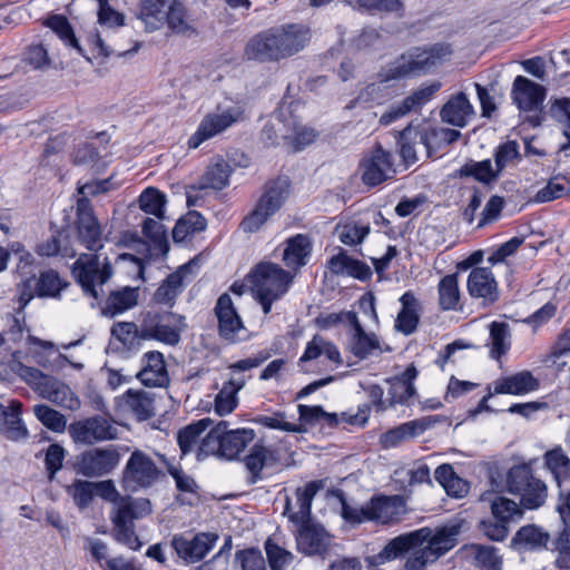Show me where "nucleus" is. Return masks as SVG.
Returning <instances> with one entry per match:
<instances>
[{
    "mask_svg": "<svg viewBox=\"0 0 570 570\" xmlns=\"http://www.w3.org/2000/svg\"><path fill=\"white\" fill-rule=\"evenodd\" d=\"M312 253V243L306 235L297 234L285 242L283 262L285 266L294 272L307 264Z\"/></svg>",
    "mask_w": 570,
    "mask_h": 570,
    "instance_id": "c9c22d12",
    "label": "nucleus"
},
{
    "mask_svg": "<svg viewBox=\"0 0 570 570\" xmlns=\"http://www.w3.org/2000/svg\"><path fill=\"white\" fill-rule=\"evenodd\" d=\"M120 461L115 445L89 449L76 458L73 470L86 478H100L111 473Z\"/></svg>",
    "mask_w": 570,
    "mask_h": 570,
    "instance_id": "ddd939ff",
    "label": "nucleus"
},
{
    "mask_svg": "<svg viewBox=\"0 0 570 570\" xmlns=\"http://www.w3.org/2000/svg\"><path fill=\"white\" fill-rule=\"evenodd\" d=\"M490 355L500 360L510 348V328L504 322H492L490 324Z\"/></svg>",
    "mask_w": 570,
    "mask_h": 570,
    "instance_id": "603ef678",
    "label": "nucleus"
},
{
    "mask_svg": "<svg viewBox=\"0 0 570 570\" xmlns=\"http://www.w3.org/2000/svg\"><path fill=\"white\" fill-rule=\"evenodd\" d=\"M39 396L70 411L80 407V401L71 389L53 376L47 381Z\"/></svg>",
    "mask_w": 570,
    "mask_h": 570,
    "instance_id": "58836bf2",
    "label": "nucleus"
},
{
    "mask_svg": "<svg viewBox=\"0 0 570 570\" xmlns=\"http://www.w3.org/2000/svg\"><path fill=\"white\" fill-rule=\"evenodd\" d=\"M168 28L185 37H191L197 33L187 14V9L179 0H173L165 17Z\"/></svg>",
    "mask_w": 570,
    "mask_h": 570,
    "instance_id": "a18cd8bd",
    "label": "nucleus"
},
{
    "mask_svg": "<svg viewBox=\"0 0 570 570\" xmlns=\"http://www.w3.org/2000/svg\"><path fill=\"white\" fill-rule=\"evenodd\" d=\"M468 292L473 298H483L485 304H493L499 298L498 283L488 267H474L466 282Z\"/></svg>",
    "mask_w": 570,
    "mask_h": 570,
    "instance_id": "c85d7f7f",
    "label": "nucleus"
},
{
    "mask_svg": "<svg viewBox=\"0 0 570 570\" xmlns=\"http://www.w3.org/2000/svg\"><path fill=\"white\" fill-rule=\"evenodd\" d=\"M110 334L127 350H136L145 341L140 333V322H116L110 328Z\"/></svg>",
    "mask_w": 570,
    "mask_h": 570,
    "instance_id": "3c124183",
    "label": "nucleus"
},
{
    "mask_svg": "<svg viewBox=\"0 0 570 570\" xmlns=\"http://www.w3.org/2000/svg\"><path fill=\"white\" fill-rule=\"evenodd\" d=\"M239 119V114H233L230 110H225L222 114L209 112L199 124L196 132L188 139V147L190 149L198 148L204 141L223 132L234 122Z\"/></svg>",
    "mask_w": 570,
    "mask_h": 570,
    "instance_id": "4be33fe9",
    "label": "nucleus"
},
{
    "mask_svg": "<svg viewBox=\"0 0 570 570\" xmlns=\"http://www.w3.org/2000/svg\"><path fill=\"white\" fill-rule=\"evenodd\" d=\"M348 324L353 330L350 341V348L354 356L365 360L374 353L381 351L380 341L375 334H367L358 321L356 314H348Z\"/></svg>",
    "mask_w": 570,
    "mask_h": 570,
    "instance_id": "7c9ffc66",
    "label": "nucleus"
},
{
    "mask_svg": "<svg viewBox=\"0 0 570 570\" xmlns=\"http://www.w3.org/2000/svg\"><path fill=\"white\" fill-rule=\"evenodd\" d=\"M22 403L10 401L9 405L0 403V432L6 433L9 439L18 440L28 435V430L21 420Z\"/></svg>",
    "mask_w": 570,
    "mask_h": 570,
    "instance_id": "4c0bfd02",
    "label": "nucleus"
},
{
    "mask_svg": "<svg viewBox=\"0 0 570 570\" xmlns=\"http://www.w3.org/2000/svg\"><path fill=\"white\" fill-rule=\"evenodd\" d=\"M327 267L335 275H347L362 282L372 277V271L366 263L348 256L343 249L328 259Z\"/></svg>",
    "mask_w": 570,
    "mask_h": 570,
    "instance_id": "72a5a7b5",
    "label": "nucleus"
},
{
    "mask_svg": "<svg viewBox=\"0 0 570 570\" xmlns=\"http://www.w3.org/2000/svg\"><path fill=\"white\" fill-rule=\"evenodd\" d=\"M136 377L146 386L163 387L169 383L164 354L149 351L141 358V370Z\"/></svg>",
    "mask_w": 570,
    "mask_h": 570,
    "instance_id": "cd10ccee",
    "label": "nucleus"
},
{
    "mask_svg": "<svg viewBox=\"0 0 570 570\" xmlns=\"http://www.w3.org/2000/svg\"><path fill=\"white\" fill-rule=\"evenodd\" d=\"M255 435L253 429L228 430V422L220 421L208 431L204 451L212 453L213 456L233 461L254 441Z\"/></svg>",
    "mask_w": 570,
    "mask_h": 570,
    "instance_id": "0eeeda50",
    "label": "nucleus"
},
{
    "mask_svg": "<svg viewBox=\"0 0 570 570\" xmlns=\"http://www.w3.org/2000/svg\"><path fill=\"white\" fill-rule=\"evenodd\" d=\"M69 434L77 444L92 445L116 439L118 430L109 419L95 415L71 423Z\"/></svg>",
    "mask_w": 570,
    "mask_h": 570,
    "instance_id": "4468645a",
    "label": "nucleus"
},
{
    "mask_svg": "<svg viewBox=\"0 0 570 570\" xmlns=\"http://www.w3.org/2000/svg\"><path fill=\"white\" fill-rule=\"evenodd\" d=\"M214 313L218 322L219 337L229 344L240 341L246 328L229 294L224 293L218 297Z\"/></svg>",
    "mask_w": 570,
    "mask_h": 570,
    "instance_id": "f3484780",
    "label": "nucleus"
},
{
    "mask_svg": "<svg viewBox=\"0 0 570 570\" xmlns=\"http://www.w3.org/2000/svg\"><path fill=\"white\" fill-rule=\"evenodd\" d=\"M165 194L157 188L148 187L139 196V207L146 214L154 215L158 219L165 218Z\"/></svg>",
    "mask_w": 570,
    "mask_h": 570,
    "instance_id": "5fc2aeb1",
    "label": "nucleus"
},
{
    "mask_svg": "<svg viewBox=\"0 0 570 570\" xmlns=\"http://www.w3.org/2000/svg\"><path fill=\"white\" fill-rule=\"evenodd\" d=\"M543 466L552 474L558 487L570 478V458L561 445L548 450L543 456Z\"/></svg>",
    "mask_w": 570,
    "mask_h": 570,
    "instance_id": "c03bdc74",
    "label": "nucleus"
},
{
    "mask_svg": "<svg viewBox=\"0 0 570 570\" xmlns=\"http://www.w3.org/2000/svg\"><path fill=\"white\" fill-rule=\"evenodd\" d=\"M218 535L215 533L202 532L188 539L184 535H175L171 547L177 556L186 562L200 561L214 548Z\"/></svg>",
    "mask_w": 570,
    "mask_h": 570,
    "instance_id": "412c9836",
    "label": "nucleus"
},
{
    "mask_svg": "<svg viewBox=\"0 0 570 570\" xmlns=\"http://www.w3.org/2000/svg\"><path fill=\"white\" fill-rule=\"evenodd\" d=\"M72 275L86 295L98 299L97 285H104L112 275L111 265L106 262L100 266L96 254H81L72 266Z\"/></svg>",
    "mask_w": 570,
    "mask_h": 570,
    "instance_id": "f8f14e48",
    "label": "nucleus"
},
{
    "mask_svg": "<svg viewBox=\"0 0 570 570\" xmlns=\"http://www.w3.org/2000/svg\"><path fill=\"white\" fill-rule=\"evenodd\" d=\"M370 230L371 227L368 224L358 222H351L336 228L338 239L341 243L347 246H355L361 244L368 235Z\"/></svg>",
    "mask_w": 570,
    "mask_h": 570,
    "instance_id": "0e129e2a",
    "label": "nucleus"
},
{
    "mask_svg": "<svg viewBox=\"0 0 570 570\" xmlns=\"http://www.w3.org/2000/svg\"><path fill=\"white\" fill-rule=\"evenodd\" d=\"M324 487L323 481L316 480L306 483L295 491L297 511H292V502L286 498L284 514H286L293 523H306L311 521L312 502L316 493Z\"/></svg>",
    "mask_w": 570,
    "mask_h": 570,
    "instance_id": "bb28decb",
    "label": "nucleus"
},
{
    "mask_svg": "<svg viewBox=\"0 0 570 570\" xmlns=\"http://www.w3.org/2000/svg\"><path fill=\"white\" fill-rule=\"evenodd\" d=\"M33 413L36 417L49 430L53 432H63L67 425V420L63 414L56 411L55 409L45 405L37 404L33 406Z\"/></svg>",
    "mask_w": 570,
    "mask_h": 570,
    "instance_id": "69168bd1",
    "label": "nucleus"
},
{
    "mask_svg": "<svg viewBox=\"0 0 570 570\" xmlns=\"http://www.w3.org/2000/svg\"><path fill=\"white\" fill-rule=\"evenodd\" d=\"M124 403L139 421H146L155 415L154 399L148 392L128 390L124 394Z\"/></svg>",
    "mask_w": 570,
    "mask_h": 570,
    "instance_id": "09e8293b",
    "label": "nucleus"
},
{
    "mask_svg": "<svg viewBox=\"0 0 570 570\" xmlns=\"http://www.w3.org/2000/svg\"><path fill=\"white\" fill-rule=\"evenodd\" d=\"M156 459L166 462L163 454H149L142 450L135 449L121 472L120 484L125 491L139 492L155 487L165 476L163 469Z\"/></svg>",
    "mask_w": 570,
    "mask_h": 570,
    "instance_id": "7ed1b4c3",
    "label": "nucleus"
},
{
    "mask_svg": "<svg viewBox=\"0 0 570 570\" xmlns=\"http://www.w3.org/2000/svg\"><path fill=\"white\" fill-rule=\"evenodd\" d=\"M401 309L395 320V330L404 335H411L417 328L420 322L421 305L414 293L405 292L401 298Z\"/></svg>",
    "mask_w": 570,
    "mask_h": 570,
    "instance_id": "f704fd0d",
    "label": "nucleus"
},
{
    "mask_svg": "<svg viewBox=\"0 0 570 570\" xmlns=\"http://www.w3.org/2000/svg\"><path fill=\"white\" fill-rule=\"evenodd\" d=\"M438 305L443 312L461 311V291L458 273L443 276L438 284Z\"/></svg>",
    "mask_w": 570,
    "mask_h": 570,
    "instance_id": "a19ab883",
    "label": "nucleus"
},
{
    "mask_svg": "<svg viewBox=\"0 0 570 570\" xmlns=\"http://www.w3.org/2000/svg\"><path fill=\"white\" fill-rule=\"evenodd\" d=\"M450 55V47L440 43L424 49L416 48L403 55L392 67V77L399 79L411 73L428 71Z\"/></svg>",
    "mask_w": 570,
    "mask_h": 570,
    "instance_id": "9d476101",
    "label": "nucleus"
},
{
    "mask_svg": "<svg viewBox=\"0 0 570 570\" xmlns=\"http://www.w3.org/2000/svg\"><path fill=\"white\" fill-rule=\"evenodd\" d=\"M342 518L351 524L373 522L387 525L400 520L405 512L404 499L401 495H373L365 504L354 507L342 499Z\"/></svg>",
    "mask_w": 570,
    "mask_h": 570,
    "instance_id": "f03ea898",
    "label": "nucleus"
},
{
    "mask_svg": "<svg viewBox=\"0 0 570 570\" xmlns=\"http://www.w3.org/2000/svg\"><path fill=\"white\" fill-rule=\"evenodd\" d=\"M480 500L490 503L491 515L480 520L478 529L491 541L505 540L510 524L522 519L524 509L514 500L500 494L483 493Z\"/></svg>",
    "mask_w": 570,
    "mask_h": 570,
    "instance_id": "39448f33",
    "label": "nucleus"
},
{
    "mask_svg": "<svg viewBox=\"0 0 570 570\" xmlns=\"http://www.w3.org/2000/svg\"><path fill=\"white\" fill-rule=\"evenodd\" d=\"M173 0H142L139 13L140 20L148 31L159 29L165 23V17Z\"/></svg>",
    "mask_w": 570,
    "mask_h": 570,
    "instance_id": "49530a36",
    "label": "nucleus"
},
{
    "mask_svg": "<svg viewBox=\"0 0 570 570\" xmlns=\"http://www.w3.org/2000/svg\"><path fill=\"white\" fill-rule=\"evenodd\" d=\"M67 237L62 236V233L57 232L47 240L39 243L36 247V253L40 256H55L61 255L62 257H75L76 250L67 243Z\"/></svg>",
    "mask_w": 570,
    "mask_h": 570,
    "instance_id": "13d9d810",
    "label": "nucleus"
},
{
    "mask_svg": "<svg viewBox=\"0 0 570 570\" xmlns=\"http://www.w3.org/2000/svg\"><path fill=\"white\" fill-rule=\"evenodd\" d=\"M244 376L230 379L225 382L220 391L215 397V411L219 415L232 413L237 406V393L245 385Z\"/></svg>",
    "mask_w": 570,
    "mask_h": 570,
    "instance_id": "de8ad7c7",
    "label": "nucleus"
},
{
    "mask_svg": "<svg viewBox=\"0 0 570 570\" xmlns=\"http://www.w3.org/2000/svg\"><path fill=\"white\" fill-rule=\"evenodd\" d=\"M248 59L257 61H278L283 59L275 28L253 37L245 48Z\"/></svg>",
    "mask_w": 570,
    "mask_h": 570,
    "instance_id": "a878e982",
    "label": "nucleus"
},
{
    "mask_svg": "<svg viewBox=\"0 0 570 570\" xmlns=\"http://www.w3.org/2000/svg\"><path fill=\"white\" fill-rule=\"evenodd\" d=\"M230 173L232 168L225 159L220 157L213 159L200 178L199 189L222 190L228 185Z\"/></svg>",
    "mask_w": 570,
    "mask_h": 570,
    "instance_id": "37998d69",
    "label": "nucleus"
},
{
    "mask_svg": "<svg viewBox=\"0 0 570 570\" xmlns=\"http://www.w3.org/2000/svg\"><path fill=\"white\" fill-rule=\"evenodd\" d=\"M394 79L392 77V68H390L389 73L381 79L379 82L370 83L366 86L358 96L356 97L357 104H368V102H377L379 105L384 104L381 98L390 95V85L389 81Z\"/></svg>",
    "mask_w": 570,
    "mask_h": 570,
    "instance_id": "052dcab7",
    "label": "nucleus"
},
{
    "mask_svg": "<svg viewBox=\"0 0 570 570\" xmlns=\"http://www.w3.org/2000/svg\"><path fill=\"white\" fill-rule=\"evenodd\" d=\"M185 317L171 312H146L140 318V333L145 341L155 340L169 346L180 342Z\"/></svg>",
    "mask_w": 570,
    "mask_h": 570,
    "instance_id": "1a4fd4ad",
    "label": "nucleus"
},
{
    "mask_svg": "<svg viewBox=\"0 0 570 570\" xmlns=\"http://www.w3.org/2000/svg\"><path fill=\"white\" fill-rule=\"evenodd\" d=\"M65 490L80 511L88 509L95 499L92 481L75 479Z\"/></svg>",
    "mask_w": 570,
    "mask_h": 570,
    "instance_id": "864d4df0",
    "label": "nucleus"
},
{
    "mask_svg": "<svg viewBox=\"0 0 570 570\" xmlns=\"http://www.w3.org/2000/svg\"><path fill=\"white\" fill-rule=\"evenodd\" d=\"M400 155L405 164L411 165L417 160L419 135L413 125H409L399 135Z\"/></svg>",
    "mask_w": 570,
    "mask_h": 570,
    "instance_id": "bf43d9fd",
    "label": "nucleus"
},
{
    "mask_svg": "<svg viewBox=\"0 0 570 570\" xmlns=\"http://www.w3.org/2000/svg\"><path fill=\"white\" fill-rule=\"evenodd\" d=\"M210 423V419H202L178 430L177 443L181 456L195 454L197 461H203L212 455V453L204 451L205 443L208 440V432L206 434L205 432Z\"/></svg>",
    "mask_w": 570,
    "mask_h": 570,
    "instance_id": "6ab92c4d",
    "label": "nucleus"
},
{
    "mask_svg": "<svg viewBox=\"0 0 570 570\" xmlns=\"http://www.w3.org/2000/svg\"><path fill=\"white\" fill-rule=\"evenodd\" d=\"M12 371L24 381L36 393H40L47 381L51 377L42 373L40 370L27 366L21 362H13Z\"/></svg>",
    "mask_w": 570,
    "mask_h": 570,
    "instance_id": "680f3d73",
    "label": "nucleus"
},
{
    "mask_svg": "<svg viewBox=\"0 0 570 570\" xmlns=\"http://www.w3.org/2000/svg\"><path fill=\"white\" fill-rule=\"evenodd\" d=\"M459 532L458 525L423 527L391 539L379 553L365 561L367 567H377L409 553L402 570H426L429 564L456 546Z\"/></svg>",
    "mask_w": 570,
    "mask_h": 570,
    "instance_id": "f257e3e1",
    "label": "nucleus"
},
{
    "mask_svg": "<svg viewBox=\"0 0 570 570\" xmlns=\"http://www.w3.org/2000/svg\"><path fill=\"white\" fill-rule=\"evenodd\" d=\"M197 269L198 264L196 259L179 266L160 283L153 295V301L156 304L171 308L186 285L195 278Z\"/></svg>",
    "mask_w": 570,
    "mask_h": 570,
    "instance_id": "dca6fc26",
    "label": "nucleus"
},
{
    "mask_svg": "<svg viewBox=\"0 0 570 570\" xmlns=\"http://www.w3.org/2000/svg\"><path fill=\"white\" fill-rule=\"evenodd\" d=\"M67 285L56 271L49 269L39 275L35 289L39 297H58Z\"/></svg>",
    "mask_w": 570,
    "mask_h": 570,
    "instance_id": "6e6d98bb",
    "label": "nucleus"
},
{
    "mask_svg": "<svg viewBox=\"0 0 570 570\" xmlns=\"http://www.w3.org/2000/svg\"><path fill=\"white\" fill-rule=\"evenodd\" d=\"M510 95L517 107H541L547 97V89L524 76H517Z\"/></svg>",
    "mask_w": 570,
    "mask_h": 570,
    "instance_id": "c756f323",
    "label": "nucleus"
},
{
    "mask_svg": "<svg viewBox=\"0 0 570 570\" xmlns=\"http://www.w3.org/2000/svg\"><path fill=\"white\" fill-rule=\"evenodd\" d=\"M151 512V502L148 499L124 495L112 509L110 517L115 539L134 551L139 550L142 543L136 534L135 521Z\"/></svg>",
    "mask_w": 570,
    "mask_h": 570,
    "instance_id": "20e7f679",
    "label": "nucleus"
},
{
    "mask_svg": "<svg viewBox=\"0 0 570 570\" xmlns=\"http://www.w3.org/2000/svg\"><path fill=\"white\" fill-rule=\"evenodd\" d=\"M550 539L548 532L535 524H527L521 527L512 538V546L522 547L529 550H537L547 547Z\"/></svg>",
    "mask_w": 570,
    "mask_h": 570,
    "instance_id": "8fccbe9b",
    "label": "nucleus"
},
{
    "mask_svg": "<svg viewBox=\"0 0 570 570\" xmlns=\"http://www.w3.org/2000/svg\"><path fill=\"white\" fill-rule=\"evenodd\" d=\"M291 190L288 178L278 177L265 185L254 209L244 217L240 226L246 233L257 232L283 206Z\"/></svg>",
    "mask_w": 570,
    "mask_h": 570,
    "instance_id": "6e6552de",
    "label": "nucleus"
},
{
    "mask_svg": "<svg viewBox=\"0 0 570 570\" xmlns=\"http://www.w3.org/2000/svg\"><path fill=\"white\" fill-rule=\"evenodd\" d=\"M46 24L69 47L75 48L82 53L75 32L66 17L60 14L51 16L47 19Z\"/></svg>",
    "mask_w": 570,
    "mask_h": 570,
    "instance_id": "e2e57ef3",
    "label": "nucleus"
},
{
    "mask_svg": "<svg viewBox=\"0 0 570 570\" xmlns=\"http://www.w3.org/2000/svg\"><path fill=\"white\" fill-rule=\"evenodd\" d=\"M507 491L520 499L519 504L525 510H537L548 499V485L535 476L530 464L522 463L509 469L505 479Z\"/></svg>",
    "mask_w": 570,
    "mask_h": 570,
    "instance_id": "423d86ee",
    "label": "nucleus"
},
{
    "mask_svg": "<svg viewBox=\"0 0 570 570\" xmlns=\"http://www.w3.org/2000/svg\"><path fill=\"white\" fill-rule=\"evenodd\" d=\"M317 137V132L309 127L297 125L293 121V135H283L285 144L293 150L299 151L306 146L313 144Z\"/></svg>",
    "mask_w": 570,
    "mask_h": 570,
    "instance_id": "774afa93",
    "label": "nucleus"
},
{
    "mask_svg": "<svg viewBox=\"0 0 570 570\" xmlns=\"http://www.w3.org/2000/svg\"><path fill=\"white\" fill-rule=\"evenodd\" d=\"M138 287L124 286L111 291L101 306V314L106 317L114 318L122 314L138 304Z\"/></svg>",
    "mask_w": 570,
    "mask_h": 570,
    "instance_id": "2f4dec72",
    "label": "nucleus"
},
{
    "mask_svg": "<svg viewBox=\"0 0 570 570\" xmlns=\"http://www.w3.org/2000/svg\"><path fill=\"white\" fill-rule=\"evenodd\" d=\"M539 387V381L529 371H522L494 382L495 394H525Z\"/></svg>",
    "mask_w": 570,
    "mask_h": 570,
    "instance_id": "ea45409f",
    "label": "nucleus"
},
{
    "mask_svg": "<svg viewBox=\"0 0 570 570\" xmlns=\"http://www.w3.org/2000/svg\"><path fill=\"white\" fill-rule=\"evenodd\" d=\"M434 478L453 498H464L470 491V483L460 478L449 463L439 465L434 471Z\"/></svg>",
    "mask_w": 570,
    "mask_h": 570,
    "instance_id": "79ce46f5",
    "label": "nucleus"
},
{
    "mask_svg": "<svg viewBox=\"0 0 570 570\" xmlns=\"http://www.w3.org/2000/svg\"><path fill=\"white\" fill-rule=\"evenodd\" d=\"M265 551L271 570H287L294 561V554L271 539L265 542Z\"/></svg>",
    "mask_w": 570,
    "mask_h": 570,
    "instance_id": "338daca9",
    "label": "nucleus"
},
{
    "mask_svg": "<svg viewBox=\"0 0 570 570\" xmlns=\"http://www.w3.org/2000/svg\"><path fill=\"white\" fill-rule=\"evenodd\" d=\"M283 59L302 51L312 39L311 29L302 23L283 24L275 28Z\"/></svg>",
    "mask_w": 570,
    "mask_h": 570,
    "instance_id": "393cba45",
    "label": "nucleus"
},
{
    "mask_svg": "<svg viewBox=\"0 0 570 570\" xmlns=\"http://www.w3.org/2000/svg\"><path fill=\"white\" fill-rule=\"evenodd\" d=\"M416 376L417 370L413 364H411L401 375L386 380L390 384L389 402L391 406L395 404H406L407 401L415 395L416 390L414 381Z\"/></svg>",
    "mask_w": 570,
    "mask_h": 570,
    "instance_id": "473e14b6",
    "label": "nucleus"
},
{
    "mask_svg": "<svg viewBox=\"0 0 570 570\" xmlns=\"http://www.w3.org/2000/svg\"><path fill=\"white\" fill-rule=\"evenodd\" d=\"M460 553L478 568L484 570L501 569V557L498 553V549L492 546L478 543L465 544L460 549Z\"/></svg>",
    "mask_w": 570,
    "mask_h": 570,
    "instance_id": "e433bc0d",
    "label": "nucleus"
},
{
    "mask_svg": "<svg viewBox=\"0 0 570 570\" xmlns=\"http://www.w3.org/2000/svg\"><path fill=\"white\" fill-rule=\"evenodd\" d=\"M361 178L364 185L375 187L395 174L393 156L377 144L360 161Z\"/></svg>",
    "mask_w": 570,
    "mask_h": 570,
    "instance_id": "2eb2a0df",
    "label": "nucleus"
},
{
    "mask_svg": "<svg viewBox=\"0 0 570 570\" xmlns=\"http://www.w3.org/2000/svg\"><path fill=\"white\" fill-rule=\"evenodd\" d=\"M279 461L278 450L271 445H265L261 440L253 444L248 454L243 459L245 468L249 474L248 482L254 484L262 479V472L265 468L274 466Z\"/></svg>",
    "mask_w": 570,
    "mask_h": 570,
    "instance_id": "5701e85b",
    "label": "nucleus"
},
{
    "mask_svg": "<svg viewBox=\"0 0 570 570\" xmlns=\"http://www.w3.org/2000/svg\"><path fill=\"white\" fill-rule=\"evenodd\" d=\"M458 175L460 177H473L478 181L481 183H491L495 180L499 176L497 169L492 168V164L490 159H485L482 161H469L464 164L459 170Z\"/></svg>",
    "mask_w": 570,
    "mask_h": 570,
    "instance_id": "4d7b16f0",
    "label": "nucleus"
},
{
    "mask_svg": "<svg viewBox=\"0 0 570 570\" xmlns=\"http://www.w3.org/2000/svg\"><path fill=\"white\" fill-rule=\"evenodd\" d=\"M414 127L419 135L420 148L429 158L434 157L438 153L455 142L461 137V132L456 129L438 128L432 126L429 121H423Z\"/></svg>",
    "mask_w": 570,
    "mask_h": 570,
    "instance_id": "aec40b11",
    "label": "nucleus"
},
{
    "mask_svg": "<svg viewBox=\"0 0 570 570\" xmlns=\"http://www.w3.org/2000/svg\"><path fill=\"white\" fill-rule=\"evenodd\" d=\"M255 294L282 297L289 288L293 276L279 265L271 262L259 263L248 275Z\"/></svg>",
    "mask_w": 570,
    "mask_h": 570,
    "instance_id": "9b49d317",
    "label": "nucleus"
},
{
    "mask_svg": "<svg viewBox=\"0 0 570 570\" xmlns=\"http://www.w3.org/2000/svg\"><path fill=\"white\" fill-rule=\"evenodd\" d=\"M297 527V549L307 556L323 554L328 550L330 535L325 529L311 521L294 523Z\"/></svg>",
    "mask_w": 570,
    "mask_h": 570,
    "instance_id": "b1692460",
    "label": "nucleus"
},
{
    "mask_svg": "<svg viewBox=\"0 0 570 570\" xmlns=\"http://www.w3.org/2000/svg\"><path fill=\"white\" fill-rule=\"evenodd\" d=\"M76 226L78 239L87 249L97 252L102 247L101 228L87 197L77 200Z\"/></svg>",
    "mask_w": 570,
    "mask_h": 570,
    "instance_id": "a211bd4d",
    "label": "nucleus"
}]
</instances>
